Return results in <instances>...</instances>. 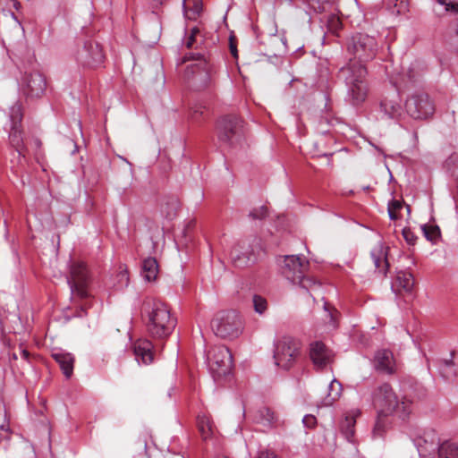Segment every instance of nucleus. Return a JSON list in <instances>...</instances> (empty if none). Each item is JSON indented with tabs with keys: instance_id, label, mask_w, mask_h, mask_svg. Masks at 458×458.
Returning <instances> with one entry per match:
<instances>
[{
	"instance_id": "10",
	"label": "nucleus",
	"mask_w": 458,
	"mask_h": 458,
	"mask_svg": "<svg viewBox=\"0 0 458 458\" xmlns=\"http://www.w3.org/2000/svg\"><path fill=\"white\" fill-rule=\"evenodd\" d=\"M10 131L9 142L10 145L17 151L19 156L24 157V144L21 135V123L22 119L21 106L15 103L10 107Z\"/></svg>"
},
{
	"instance_id": "32",
	"label": "nucleus",
	"mask_w": 458,
	"mask_h": 458,
	"mask_svg": "<svg viewBox=\"0 0 458 458\" xmlns=\"http://www.w3.org/2000/svg\"><path fill=\"white\" fill-rule=\"evenodd\" d=\"M129 284V275L127 268L124 266L119 267V271L117 272L114 281L113 283V287L116 290H123L126 288Z\"/></svg>"
},
{
	"instance_id": "34",
	"label": "nucleus",
	"mask_w": 458,
	"mask_h": 458,
	"mask_svg": "<svg viewBox=\"0 0 458 458\" xmlns=\"http://www.w3.org/2000/svg\"><path fill=\"white\" fill-rule=\"evenodd\" d=\"M421 230L426 239L433 243H436L440 238V229L435 225H422Z\"/></svg>"
},
{
	"instance_id": "22",
	"label": "nucleus",
	"mask_w": 458,
	"mask_h": 458,
	"mask_svg": "<svg viewBox=\"0 0 458 458\" xmlns=\"http://www.w3.org/2000/svg\"><path fill=\"white\" fill-rule=\"evenodd\" d=\"M182 7L185 18L195 20L202 12V0H182Z\"/></svg>"
},
{
	"instance_id": "37",
	"label": "nucleus",
	"mask_w": 458,
	"mask_h": 458,
	"mask_svg": "<svg viewBox=\"0 0 458 458\" xmlns=\"http://www.w3.org/2000/svg\"><path fill=\"white\" fill-rule=\"evenodd\" d=\"M403 203L401 200L393 199L388 202L387 211L391 220L399 219V211L403 208Z\"/></svg>"
},
{
	"instance_id": "35",
	"label": "nucleus",
	"mask_w": 458,
	"mask_h": 458,
	"mask_svg": "<svg viewBox=\"0 0 458 458\" xmlns=\"http://www.w3.org/2000/svg\"><path fill=\"white\" fill-rule=\"evenodd\" d=\"M309 5L317 13H327L332 9L333 0H307Z\"/></svg>"
},
{
	"instance_id": "1",
	"label": "nucleus",
	"mask_w": 458,
	"mask_h": 458,
	"mask_svg": "<svg viewBox=\"0 0 458 458\" xmlns=\"http://www.w3.org/2000/svg\"><path fill=\"white\" fill-rule=\"evenodd\" d=\"M346 49L352 57L340 70V74L344 79L352 105L358 106L368 95L367 69L364 63L375 58L378 43L372 36L356 33L347 39Z\"/></svg>"
},
{
	"instance_id": "50",
	"label": "nucleus",
	"mask_w": 458,
	"mask_h": 458,
	"mask_svg": "<svg viewBox=\"0 0 458 458\" xmlns=\"http://www.w3.org/2000/svg\"><path fill=\"white\" fill-rule=\"evenodd\" d=\"M21 353H22V357H23L24 359H28V358H29V352H28L26 350H23V351L21 352Z\"/></svg>"
},
{
	"instance_id": "31",
	"label": "nucleus",
	"mask_w": 458,
	"mask_h": 458,
	"mask_svg": "<svg viewBox=\"0 0 458 458\" xmlns=\"http://www.w3.org/2000/svg\"><path fill=\"white\" fill-rule=\"evenodd\" d=\"M356 420L354 415H347L341 423V432L344 435L348 441H352L354 436V426Z\"/></svg>"
},
{
	"instance_id": "24",
	"label": "nucleus",
	"mask_w": 458,
	"mask_h": 458,
	"mask_svg": "<svg viewBox=\"0 0 458 458\" xmlns=\"http://www.w3.org/2000/svg\"><path fill=\"white\" fill-rule=\"evenodd\" d=\"M199 431L204 440H207L215 433L214 425L210 418L205 414L199 415L197 419Z\"/></svg>"
},
{
	"instance_id": "48",
	"label": "nucleus",
	"mask_w": 458,
	"mask_h": 458,
	"mask_svg": "<svg viewBox=\"0 0 458 458\" xmlns=\"http://www.w3.org/2000/svg\"><path fill=\"white\" fill-rule=\"evenodd\" d=\"M258 458H278L274 452L270 451V450H261L259 453V456Z\"/></svg>"
},
{
	"instance_id": "12",
	"label": "nucleus",
	"mask_w": 458,
	"mask_h": 458,
	"mask_svg": "<svg viewBox=\"0 0 458 458\" xmlns=\"http://www.w3.org/2000/svg\"><path fill=\"white\" fill-rule=\"evenodd\" d=\"M414 445L420 456L430 457L437 454L440 446V439L435 430H425L414 439Z\"/></svg>"
},
{
	"instance_id": "51",
	"label": "nucleus",
	"mask_w": 458,
	"mask_h": 458,
	"mask_svg": "<svg viewBox=\"0 0 458 458\" xmlns=\"http://www.w3.org/2000/svg\"><path fill=\"white\" fill-rule=\"evenodd\" d=\"M13 6L18 9L20 6V3L17 0H13Z\"/></svg>"
},
{
	"instance_id": "20",
	"label": "nucleus",
	"mask_w": 458,
	"mask_h": 458,
	"mask_svg": "<svg viewBox=\"0 0 458 458\" xmlns=\"http://www.w3.org/2000/svg\"><path fill=\"white\" fill-rule=\"evenodd\" d=\"M244 249L243 245L236 244L230 251L231 259L236 267H245L255 260L251 253L244 251Z\"/></svg>"
},
{
	"instance_id": "28",
	"label": "nucleus",
	"mask_w": 458,
	"mask_h": 458,
	"mask_svg": "<svg viewBox=\"0 0 458 458\" xmlns=\"http://www.w3.org/2000/svg\"><path fill=\"white\" fill-rule=\"evenodd\" d=\"M419 76L420 72H417L415 66L412 65L406 71L405 73L394 80L393 83L398 88H406L409 86V84L415 82Z\"/></svg>"
},
{
	"instance_id": "2",
	"label": "nucleus",
	"mask_w": 458,
	"mask_h": 458,
	"mask_svg": "<svg viewBox=\"0 0 458 458\" xmlns=\"http://www.w3.org/2000/svg\"><path fill=\"white\" fill-rule=\"evenodd\" d=\"M142 314L147 318L148 332L155 338L168 337L177 324L168 305L160 300L147 298L143 302Z\"/></svg>"
},
{
	"instance_id": "14",
	"label": "nucleus",
	"mask_w": 458,
	"mask_h": 458,
	"mask_svg": "<svg viewBox=\"0 0 458 458\" xmlns=\"http://www.w3.org/2000/svg\"><path fill=\"white\" fill-rule=\"evenodd\" d=\"M308 266L309 262L300 256L288 255L284 258L282 272L288 280L296 283L297 279L302 277V273H305Z\"/></svg>"
},
{
	"instance_id": "38",
	"label": "nucleus",
	"mask_w": 458,
	"mask_h": 458,
	"mask_svg": "<svg viewBox=\"0 0 458 458\" xmlns=\"http://www.w3.org/2000/svg\"><path fill=\"white\" fill-rule=\"evenodd\" d=\"M387 4L396 14H403L408 11V0H387Z\"/></svg>"
},
{
	"instance_id": "42",
	"label": "nucleus",
	"mask_w": 458,
	"mask_h": 458,
	"mask_svg": "<svg viewBox=\"0 0 458 458\" xmlns=\"http://www.w3.org/2000/svg\"><path fill=\"white\" fill-rule=\"evenodd\" d=\"M437 2L445 7L446 12L458 13V3H455L454 0H437Z\"/></svg>"
},
{
	"instance_id": "11",
	"label": "nucleus",
	"mask_w": 458,
	"mask_h": 458,
	"mask_svg": "<svg viewBox=\"0 0 458 458\" xmlns=\"http://www.w3.org/2000/svg\"><path fill=\"white\" fill-rule=\"evenodd\" d=\"M75 58L82 66L97 67L103 64L105 55L98 42L89 40L78 49Z\"/></svg>"
},
{
	"instance_id": "19",
	"label": "nucleus",
	"mask_w": 458,
	"mask_h": 458,
	"mask_svg": "<svg viewBox=\"0 0 458 458\" xmlns=\"http://www.w3.org/2000/svg\"><path fill=\"white\" fill-rule=\"evenodd\" d=\"M153 345L148 340H139L134 344V354L139 363L148 365L153 360Z\"/></svg>"
},
{
	"instance_id": "30",
	"label": "nucleus",
	"mask_w": 458,
	"mask_h": 458,
	"mask_svg": "<svg viewBox=\"0 0 458 458\" xmlns=\"http://www.w3.org/2000/svg\"><path fill=\"white\" fill-rule=\"evenodd\" d=\"M437 454L439 458H457L458 444L451 441L442 443L439 446Z\"/></svg>"
},
{
	"instance_id": "8",
	"label": "nucleus",
	"mask_w": 458,
	"mask_h": 458,
	"mask_svg": "<svg viewBox=\"0 0 458 458\" xmlns=\"http://www.w3.org/2000/svg\"><path fill=\"white\" fill-rule=\"evenodd\" d=\"M405 110L411 118L423 120L434 114L435 105L427 93L417 92L406 100Z\"/></svg>"
},
{
	"instance_id": "43",
	"label": "nucleus",
	"mask_w": 458,
	"mask_h": 458,
	"mask_svg": "<svg viewBox=\"0 0 458 458\" xmlns=\"http://www.w3.org/2000/svg\"><path fill=\"white\" fill-rule=\"evenodd\" d=\"M200 34V30L198 27H193L191 30V35L184 42L187 48H191L196 41V38Z\"/></svg>"
},
{
	"instance_id": "40",
	"label": "nucleus",
	"mask_w": 458,
	"mask_h": 458,
	"mask_svg": "<svg viewBox=\"0 0 458 458\" xmlns=\"http://www.w3.org/2000/svg\"><path fill=\"white\" fill-rule=\"evenodd\" d=\"M253 307L257 313L263 314L267 308V300L260 295H254L253 296Z\"/></svg>"
},
{
	"instance_id": "47",
	"label": "nucleus",
	"mask_w": 458,
	"mask_h": 458,
	"mask_svg": "<svg viewBox=\"0 0 458 458\" xmlns=\"http://www.w3.org/2000/svg\"><path fill=\"white\" fill-rule=\"evenodd\" d=\"M0 431H2L4 436H6V437H8V435L10 434V427L6 420L5 414L3 417V422L0 424Z\"/></svg>"
},
{
	"instance_id": "4",
	"label": "nucleus",
	"mask_w": 458,
	"mask_h": 458,
	"mask_svg": "<svg viewBox=\"0 0 458 458\" xmlns=\"http://www.w3.org/2000/svg\"><path fill=\"white\" fill-rule=\"evenodd\" d=\"M211 327L217 336L225 339H233L242 334L243 323L241 316L236 311H220L213 318Z\"/></svg>"
},
{
	"instance_id": "52",
	"label": "nucleus",
	"mask_w": 458,
	"mask_h": 458,
	"mask_svg": "<svg viewBox=\"0 0 458 458\" xmlns=\"http://www.w3.org/2000/svg\"><path fill=\"white\" fill-rule=\"evenodd\" d=\"M157 4H162L164 0H153Z\"/></svg>"
},
{
	"instance_id": "36",
	"label": "nucleus",
	"mask_w": 458,
	"mask_h": 458,
	"mask_svg": "<svg viewBox=\"0 0 458 458\" xmlns=\"http://www.w3.org/2000/svg\"><path fill=\"white\" fill-rule=\"evenodd\" d=\"M323 308L326 318L327 319V324L331 328H335L337 326L338 311L326 301L324 302Z\"/></svg>"
},
{
	"instance_id": "45",
	"label": "nucleus",
	"mask_w": 458,
	"mask_h": 458,
	"mask_svg": "<svg viewBox=\"0 0 458 458\" xmlns=\"http://www.w3.org/2000/svg\"><path fill=\"white\" fill-rule=\"evenodd\" d=\"M167 205L171 207V210H168V211L165 212V216L168 219H173L175 216V215H176V211H177V208H178V202H177V200L173 199Z\"/></svg>"
},
{
	"instance_id": "13",
	"label": "nucleus",
	"mask_w": 458,
	"mask_h": 458,
	"mask_svg": "<svg viewBox=\"0 0 458 458\" xmlns=\"http://www.w3.org/2000/svg\"><path fill=\"white\" fill-rule=\"evenodd\" d=\"M47 82L38 72L26 73L23 78L21 90L30 98H40L45 92Z\"/></svg>"
},
{
	"instance_id": "17",
	"label": "nucleus",
	"mask_w": 458,
	"mask_h": 458,
	"mask_svg": "<svg viewBox=\"0 0 458 458\" xmlns=\"http://www.w3.org/2000/svg\"><path fill=\"white\" fill-rule=\"evenodd\" d=\"M380 109L389 118H399L403 113L400 97L394 95L391 98H385L380 103Z\"/></svg>"
},
{
	"instance_id": "41",
	"label": "nucleus",
	"mask_w": 458,
	"mask_h": 458,
	"mask_svg": "<svg viewBox=\"0 0 458 458\" xmlns=\"http://www.w3.org/2000/svg\"><path fill=\"white\" fill-rule=\"evenodd\" d=\"M267 215V208L265 206H261L258 208H254L250 212V216L252 219H263Z\"/></svg>"
},
{
	"instance_id": "9",
	"label": "nucleus",
	"mask_w": 458,
	"mask_h": 458,
	"mask_svg": "<svg viewBox=\"0 0 458 458\" xmlns=\"http://www.w3.org/2000/svg\"><path fill=\"white\" fill-rule=\"evenodd\" d=\"M242 120L235 115H228L217 122V136L221 142L227 145L236 143L241 136Z\"/></svg>"
},
{
	"instance_id": "27",
	"label": "nucleus",
	"mask_w": 458,
	"mask_h": 458,
	"mask_svg": "<svg viewBox=\"0 0 458 458\" xmlns=\"http://www.w3.org/2000/svg\"><path fill=\"white\" fill-rule=\"evenodd\" d=\"M389 415H385L384 413L378 412L377 419L375 422L373 430H372V437L374 438H380L385 436L387 429L390 427V421L388 419Z\"/></svg>"
},
{
	"instance_id": "15",
	"label": "nucleus",
	"mask_w": 458,
	"mask_h": 458,
	"mask_svg": "<svg viewBox=\"0 0 458 458\" xmlns=\"http://www.w3.org/2000/svg\"><path fill=\"white\" fill-rule=\"evenodd\" d=\"M310 357L313 364L321 369L331 362L333 354L322 342L317 341L310 344Z\"/></svg>"
},
{
	"instance_id": "5",
	"label": "nucleus",
	"mask_w": 458,
	"mask_h": 458,
	"mask_svg": "<svg viewBox=\"0 0 458 458\" xmlns=\"http://www.w3.org/2000/svg\"><path fill=\"white\" fill-rule=\"evenodd\" d=\"M301 344L291 336H283L275 343L274 361L277 367L289 369L301 356Z\"/></svg>"
},
{
	"instance_id": "21",
	"label": "nucleus",
	"mask_w": 458,
	"mask_h": 458,
	"mask_svg": "<svg viewBox=\"0 0 458 458\" xmlns=\"http://www.w3.org/2000/svg\"><path fill=\"white\" fill-rule=\"evenodd\" d=\"M342 394V385L336 379H333L328 385L327 394L322 398L321 405L323 406H331L333 403L337 401Z\"/></svg>"
},
{
	"instance_id": "3",
	"label": "nucleus",
	"mask_w": 458,
	"mask_h": 458,
	"mask_svg": "<svg viewBox=\"0 0 458 458\" xmlns=\"http://www.w3.org/2000/svg\"><path fill=\"white\" fill-rule=\"evenodd\" d=\"M373 403L378 408V412L385 415H396L402 420H405L412 410L411 401L406 397L399 399L387 383H384L375 389Z\"/></svg>"
},
{
	"instance_id": "49",
	"label": "nucleus",
	"mask_w": 458,
	"mask_h": 458,
	"mask_svg": "<svg viewBox=\"0 0 458 458\" xmlns=\"http://www.w3.org/2000/svg\"><path fill=\"white\" fill-rule=\"evenodd\" d=\"M230 50H231V54L234 57H237V48L232 42L230 43Z\"/></svg>"
},
{
	"instance_id": "18",
	"label": "nucleus",
	"mask_w": 458,
	"mask_h": 458,
	"mask_svg": "<svg viewBox=\"0 0 458 458\" xmlns=\"http://www.w3.org/2000/svg\"><path fill=\"white\" fill-rule=\"evenodd\" d=\"M52 357L59 364L65 377L70 378L73 373V355L64 350H56L52 352Z\"/></svg>"
},
{
	"instance_id": "46",
	"label": "nucleus",
	"mask_w": 458,
	"mask_h": 458,
	"mask_svg": "<svg viewBox=\"0 0 458 458\" xmlns=\"http://www.w3.org/2000/svg\"><path fill=\"white\" fill-rule=\"evenodd\" d=\"M302 423L306 428H312L317 424V419L315 416L308 414L303 417Z\"/></svg>"
},
{
	"instance_id": "33",
	"label": "nucleus",
	"mask_w": 458,
	"mask_h": 458,
	"mask_svg": "<svg viewBox=\"0 0 458 458\" xmlns=\"http://www.w3.org/2000/svg\"><path fill=\"white\" fill-rule=\"evenodd\" d=\"M454 352H451L449 359L441 360L440 373L445 378H450L456 376L454 369V362L453 360Z\"/></svg>"
},
{
	"instance_id": "7",
	"label": "nucleus",
	"mask_w": 458,
	"mask_h": 458,
	"mask_svg": "<svg viewBox=\"0 0 458 458\" xmlns=\"http://www.w3.org/2000/svg\"><path fill=\"white\" fill-rule=\"evenodd\" d=\"M208 365L215 378L221 377L231 372L233 356L225 345L212 347L208 352Z\"/></svg>"
},
{
	"instance_id": "53",
	"label": "nucleus",
	"mask_w": 458,
	"mask_h": 458,
	"mask_svg": "<svg viewBox=\"0 0 458 458\" xmlns=\"http://www.w3.org/2000/svg\"><path fill=\"white\" fill-rule=\"evenodd\" d=\"M457 158H458L457 157H452V159H453V160H455V159H457Z\"/></svg>"
},
{
	"instance_id": "44",
	"label": "nucleus",
	"mask_w": 458,
	"mask_h": 458,
	"mask_svg": "<svg viewBox=\"0 0 458 458\" xmlns=\"http://www.w3.org/2000/svg\"><path fill=\"white\" fill-rule=\"evenodd\" d=\"M403 236L406 242L410 245H414L417 241L416 234L411 231L410 228H403Z\"/></svg>"
},
{
	"instance_id": "25",
	"label": "nucleus",
	"mask_w": 458,
	"mask_h": 458,
	"mask_svg": "<svg viewBox=\"0 0 458 458\" xmlns=\"http://www.w3.org/2000/svg\"><path fill=\"white\" fill-rule=\"evenodd\" d=\"M371 258L376 268L386 271L387 267L386 252L384 246L379 243L371 250Z\"/></svg>"
},
{
	"instance_id": "16",
	"label": "nucleus",
	"mask_w": 458,
	"mask_h": 458,
	"mask_svg": "<svg viewBox=\"0 0 458 458\" xmlns=\"http://www.w3.org/2000/svg\"><path fill=\"white\" fill-rule=\"evenodd\" d=\"M375 367L383 373L393 374L395 371V363L392 352L378 351L375 355Z\"/></svg>"
},
{
	"instance_id": "29",
	"label": "nucleus",
	"mask_w": 458,
	"mask_h": 458,
	"mask_svg": "<svg viewBox=\"0 0 458 458\" xmlns=\"http://www.w3.org/2000/svg\"><path fill=\"white\" fill-rule=\"evenodd\" d=\"M158 273V264L156 259L147 258L142 264V276L147 281L155 280Z\"/></svg>"
},
{
	"instance_id": "23",
	"label": "nucleus",
	"mask_w": 458,
	"mask_h": 458,
	"mask_svg": "<svg viewBox=\"0 0 458 458\" xmlns=\"http://www.w3.org/2000/svg\"><path fill=\"white\" fill-rule=\"evenodd\" d=\"M254 420L258 424L270 428L276 424L277 419L269 408L262 407L256 412Z\"/></svg>"
},
{
	"instance_id": "6",
	"label": "nucleus",
	"mask_w": 458,
	"mask_h": 458,
	"mask_svg": "<svg viewBox=\"0 0 458 458\" xmlns=\"http://www.w3.org/2000/svg\"><path fill=\"white\" fill-rule=\"evenodd\" d=\"M67 283L70 286L72 299H87L90 296L89 284L91 276L82 261H73L70 266Z\"/></svg>"
},
{
	"instance_id": "39",
	"label": "nucleus",
	"mask_w": 458,
	"mask_h": 458,
	"mask_svg": "<svg viewBox=\"0 0 458 458\" xmlns=\"http://www.w3.org/2000/svg\"><path fill=\"white\" fill-rule=\"evenodd\" d=\"M295 284H300L301 287L308 291L315 290L320 286V284L318 281L314 280L311 277L305 276L304 273H302V277L297 279V282Z\"/></svg>"
},
{
	"instance_id": "26",
	"label": "nucleus",
	"mask_w": 458,
	"mask_h": 458,
	"mask_svg": "<svg viewBox=\"0 0 458 458\" xmlns=\"http://www.w3.org/2000/svg\"><path fill=\"white\" fill-rule=\"evenodd\" d=\"M395 285L406 293H411L414 286V278L408 271H398L395 277Z\"/></svg>"
}]
</instances>
